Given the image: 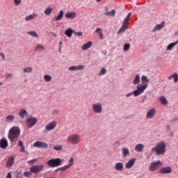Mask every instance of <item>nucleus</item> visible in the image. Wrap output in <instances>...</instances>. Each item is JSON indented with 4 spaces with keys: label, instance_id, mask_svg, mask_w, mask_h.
Here are the masks:
<instances>
[{
    "label": "nucleus",
    "instance_id": "2eb2a0df",
    "mask_svg": "<svg viewBox=\"0 0 178 178\" xmlns=\"http://www.w3.org/2000/svg\"><path fill=\"white\" fill-rule=\"evenodd\" d=\"M134 163H136V159H131L126 164V169H131L133 166H134Z\"/></svg>",
    "mask_w": 178,
    "mask_h": 178
},
{
    "label": "nucleus",
    "instance_id": "9b49d317",
    "mask_svg": "<svg viewBox=\"0 0 178 178\" xmlns=\"http://www.w3.org/2000/svg\"><path fill=\"white\" fill-rule=\"evenodd\" d=\"M56 124H57L56 121H52L49 122L47 125H46L45 130L47 131H51V130H54V129L56 127Z\"/></svg>",
    "mask_w": 178,
    "mask_h": 178
},
{
    "label": "nucleus",
    "instance_id": "473e14b6",
    "mask_svg": "<svg viewBox=\"0 0 178 178\" xmlns=\"http://www.w3.org/2000/svg\"><path fill=\"white\" fill-rule=\"evenodd\" d=\"M35 50L38 52H40V51H45V47L41 44H38L35 47Z\"/></svg>",
    "mask_w": 178,
    "mask_h": 178
},
{
    "label": "nucleus",
    "instance_id": "680f3d73",
    "mask_svg": "<svg viewBox=\"0 0 178 178\" xmlns=\"http://www.w3.org/2000/svg\"><path fill=\"white\" fill-rule=\"evenodd\" d=\"M59 170H60V169H59V168H57V169L55 170V172H59Z\"/></svg>",
    "mask_w": 178,
    "mask_h": 178
},
{
    "label": "nucleus",
    "instance_id": "69168bd1",
    "mask_svg": "<svg viewBox=\"0 0 178 178\" xmlns=\"http://www.w3.org/2000/svg\"><path fill=\"white\" fill-rule=\"evenodd\" d=\"M60 45H62V42H60Z\"/></svg>",
    "mask_w": 178,
    "mask_h": 178
},
{
    "label": "nucleus",
    "instance_id": "f3484780",
    "mask_svg": "<svg viewBox=\"0 0 178 178\" xmlns=\"http://www.w3.org/2000/svg\"><path fill=\"white\" fill-rule=\"evenodd\" d=\"M114 168L115 170H118V172H122V170H123V169L124 168V166L123 165V163L118 162L115 164Z\"/></svg>",
    "mask_w": 178,
    "mask_h": 178
},
{
    "label": "nucleus",
    "instance_id": "a18cd8bd",
    "mask_svg": "<svg viewBox=\"0 0 178 178\" xmlns=\"http://www.w3.org/2000/svg\"><path fill=\"white\" fill-rule=\"evenodd\" d=\"M69 165H64L63 167H60L58 169H60L61 172H65V170H67V169H69Z\"/></svg>",
    "mask_w": 178,
    "mask_h": 178
},
{
    "label": "nucleus",
    "instance_id": "4c0bfd02",
    "mask_svg": "<svg viewBox=\"0 0 178 178\" xmlns=\"http://www.w3.org/2000/svg\"><path fill=\"white\" fill-rule=\"evenodd\" d=\"M141 81L142 83H148L149 79L145 75H143L141 76Z\"/></svg>",
    "mask_w": 178,
    "mask_h": 178
},
{
    "label": "nucleus",
    "instance_id": "f704fd0d",
    "mask_svg": "<svg viewBox=\"0 0 178 178\" xmlns=\"http://www.w3.org/2000/svg\"><path fill=\"white\" fill-rule=\"evenodd\" d=\"M52 8H49L47 7L45 10H44V15H47V16H49V15H51V13H52Z\"/></svg>",
    "mask_w": 178,
    "mask_h": 178
},
{
    "label": "nucleus",
    "instance_id": "09e8293b",
    "mask_svg": "<svg viewBox=\"0 0 178 178\" xmlns=\"http://www.w3.org/2000/svg\"><path fill=\"white\" fill-rule=\"evenodd\" d=\"M22 3V0H14V5L15 6H19Z\"/></svg>",
    "mask_w": 178,
    "mask_h": 178
},
{
    "label": "nucleus",
    "instance_id": "e433bc0d",
    "mask_svg": "<svg viewBox=\"0 0 178 178\" xmlns=\"http://www.w3.org/2000/svg\"><path fill=\"white\" fill-rule=\"evenodd\" d=\"M127 26L122 25V27L119 29L118 34H122V33H124L126 31Z\"/></svg>",
    "mask_w": 178,
    "mask_h": 178
},
{
    "label": "nucleus",
    "instance_id": "0eeeda50",
    "mask_svg": "<svg viewBox=\"0 0 178 178\" xmlns=\"http://www.w3.org/2000/svg\"><path fill=\"white\" fill-rule=\"evenodd\" d=\"M30 170L31 173H40L44 170V165H35L31 167Z\"/></svg>",
    "mask_w": 178,
    "mask_h": 178
},
{
    "label": "nucleus",
    "instance_id": "79ce46f5",
    "mask_svg": "<svg viewBox=\"0 0 178 178\" xmlns=\"http://www.w3.org/2000/svg\"><path fill=\"white\" fill-rule=\"evenodd\" d=\"M104 74H106V69H105L104 67L101 69V71L99 73V76H104Z\"/></svg>",
    "mask_w": 178,
    "mask_h": 178
},
{
    "label": "nucleus",
    "instance_id": "bb28decb",
    "mask_svg": "<svg viewBox=\"0 0 178 178\" xmlns=\"http://www.w3.org/2000/svg\"><path fill=\"white\" fill-rule=\"evenodd\" d=\"M147 84H144V85H138L136 88L137 90H138L140 92V94H143V92H144V90L147 89Z\"/></svg>",
    "mask_w": 178,
    "mask_h": 178
},
{
    "label": "nucleus",
    "instance_id": "4d7b16f0",
    "mask_svg": "<svg viewBox=\"0 0 178 178\" xmlns=\"http://www.w3.org/2000/svg\"><path fill=\"white\" fill-rule=\"evenodd\" d=\"M6 178H12V174L10 172H8L6 175Z\"/></svg>",
    "mask_w": 178,
    "mask_h": 178
},
{
    "label": "nucleus",
    "instance_id": "8fccbe9b",
    "mask_svg": "<svg viewBox=\"0 0 178 178\" xmlns=\"http://www.w3.org/2000/svg\"><path fill=\"white\" fill-rule=\"evenodd\" d=\"M23 177V172H22V170L18 171L17 172V178H22Z\"/></svg>",
    "mask_w": 178,
    "mask_h": 178
},
{
    "label": "nucleus",
    "instance_id": "c9c22d12",
    "mask_svg": "<svg viewBox=\"0 0 178 178\" xmlns=\"http://www.w3.org/2000/svg\"><path fill=\"white\" fill-rule=\"evenodd\" d=\"M28 35H31V37H34L35 38H38V35L35 31H28L27 32Z\"/></svg>",
    "mask_w": 178,
    "mask_h": 178
},
{
    "label": "nucleus",
    "instance_id": "4468645a",
    "mask_svg": "<svg viewBox=\"0 0 178 178\" xmlns=\"http://www.w3.org/2000/svg\"><path fill=\"white\" fill-rule=\"evenodd\" d=\"M84 65H74V66H71L68 68V70L70 72H74L77 70H84Z\"/></svg>",
    "mask_w": 178,
    "mask_h": 178
},
{
    "label": "nucleus",
    "instance_id": "052dcab7",
    "mask_svg": "<svg viewBox=\"0 0 178 178\" xmlns=\"http://www.w3.org/2000/svg\"><path fill=\"white\" fill-rule=\"evenodd\" d=\"M105 15H106V16H109V15H111V12H107V13H105Z\"/></svg>",
    "mask_w": 178,
    "mask_h": 178
},
{
    "label": "nucleus",
    "instance_id": "20e7f679",
    "mask_svg": "<svg viewBox=\"0 0 178 178\" xmlns=\"http://www.w3.org/2000/svg\"><path fill=\"white\" fill-rule=\"evenodd\" d=\"M67 142L72 145H77L80 143V135L72 134L67 137Z\"/></svg>",
    "mask_w": 178,
    "mask_h": 178
},
{
    "label": "nucleus",
    "instance_id": "864d4df0",
    "mask_svg": "<svg viewBox=\"0 0 178 178\" xmlns=\"http://www.w3.org/2000/svg\"><path fill=\"white\" fill-rule=\"evenodd\" d=\"M12 74H7L6 75V79H12Z\"/></svg>",
    "mask_w": 178,
    "mask_h": 178
},
{
    "label": "nucleus",
    "instance_id": "393cba45",
    "mask_svg": "<svg viewBox=\"0 0 178 178\" xmlns=\"http://www.w3.org/2000/svg\"><path fill=\"white\" fill-rule=\"evenodd\" d=\"M35 17H38V14L33 13L32 15L26 16L25 17V20L29 22V20H33V19H35Z\"/></svg>",
    "mask_w": 178,
    "mask_h": 178
},
{
    "label": "nucleus",
    "instance_id": "aec40b11",
    "mask_svg": "<svg viewBox=\"0 0 178 178\" xmlns=\"http://www.w3.org/2000/svg\"><path fill=\"white\" fill-rule=\"evenodd\" d=\"M19 116L21 119H24V118H27L29 116V113L25 109H21L19 113Z\"/></svg>",
    "mask_w": 178,
    "mask_h": 178
},
{
    "label": "nucleus",
    "instance_id": "a19ab883",
    "mask_svg": "<svg viewBox=\"0 0 178 178\" xmlns=\"http://www.w3.org/2000/svg\"><path fill=\"white\" fill-rule=\"evenodd\" d=\"M24 72L25 73H31V72H33V68L30 67L24 68Z\"/></svg>",
    "mask_w": 178,
    "mask_h": 178
},
{
    "label": "nucleus",
    "instance_id": "a211bd4d",
    "mask_svg": "<svg viewBox=\"0 0 178 178\" xmlns=\"http://www.w3.org/2000/svg\"><path fill=\"white\" fill-rule=\"evenodd\" d=\"M156 112V111L155 110V108H152L151 110L147 111L146 118H147V119H152V118H154V115H155Z\"/></svg>",
    "mask_w": 178,
    "mask_h": 178
},
{
    "label": "nucleus",
    "instance_id": "412c9836",
    "mask_svg": "<svg viewBox=\"0 0 178 178\" xmlns=\"http://www.w3.org/2000/svg\"><path fill=\"white\" fill-rule=\"evenodd\" d=\"M91 47H92V42L89 41L87 43H85L82 46L81 49H82V51H86V49H90V48H91Z\"/></svg>",
    "mask_w": 178,
    "mask_h": 178
},
{
    "label": "nucleus",
    "instance_id": "49530a36",
    "mask_svg": "<svg viewBox=\"0 0 178 178\" xmlns=\"http://www.w3.org/2000/svg\"><path fill=\"white\" fill-rule=\"evenodd\" d=\"M129 49H130V44H129V43H126V44L124 45V51H129Z\"/></svg>",
    "mask_w": 178,
    "mask_h": 178
},
{
    "label": "nucleus",
    "instance_id": "f8f14e48",
    "mask_svg": "<svg viewBox=\"0 0 178 178\" xmlns=\"http://www.w3.org/2000/svg\"><path fill=\"white\" fill-rule=\"evenodd\" d=\"M13 163H15V157H13V156H10L7 159V161L6 163V168H12V166H13Z\"/></svg>",
    "mask_w": 178,
    "mask_h": 178
},
{
    "label": "nucleus",
    "instance_id": "c85d7f7f",
    "mask_svg": "<svg viewBox=\"0 0 178 178\" xmlns=\"http://www.w3.org/2000/svg\"><path fill=\"white\" fill-rule=\"evenodd\" d=\"M172 79H174V82L177 83V81H178L177 73H174L172 75H170L168 77V80H172Z\"/></svg>",
    "mask_w": 178,
    "mask_h": 178
},
{
    "label": "nucleus",
    "instance_id": "c756f323",
    "mask_svg": "<svg viewBox=\"0 0 178 178\" xmlns=\"http://www.w3.org/2000/svg\"><path fill=\"white\" fill-rule=\"evenodd\" d=\"M132 84H134V86H137V84H140V75L136 74L135 76V78L132 81Z\"/></svg>",
    "mask_w": 178,
    "mask_h": 178
},
{
    "label": "nucleus",
    "instance_id": "bf43d9fd",
    "mask_svg": "<svg viewBox=\"0 0 178 178\" xmlns=\"http://www.w3.org/2000/svg\"><path fill=\"white\" fill-rule=\"evenodd\" d=\"M0 56H1L3 59H5V54H3V53H0Z\"/></svg>",
    "mask_w": 178,
    "mask_h": 178
},
{
    "label": "nucleus",
    "instance_id": "39448f33",
    "mask_svg": "<svg viewBox=\"0 0 178 178\" xmlns=\"http://www.w3.org/2000/svg\"><path fill=\"white\" fill-rule=\"evenodd\" d=\"M37 122H38L37 118L35 117H32V118H29L26 120V124L27 127H29V129H31V127H33L35 126V124H37Z\"/></svg>",
    "mask_w": 178,
    "mask_h": 178
},
{
    "label": "nucleus",
    "instance_id": "7c9ffc66",
    "mask_svg": "<svg viewBox=\"0 0 178 178\" xmlns=\"http://www.w3.org/2000/svg\"><path fill=\"white\" fill-rule=\"evenodd\" d=\"M63 17V10H60L59 14L58 16L55 17V20L56 22H59V20H62V18Z\"/></svg>",
    "mask_w": 178,
    "mask_h": 178
},
{
    "label": "nucleus",
    "instance_id": "58836bf2",
    "mask_svg": "<svg viewBox=\"0 0 178 178\" xmlns=\"http://www.w3.org/2000/svg\"><path fill=\"white\" fill-rule=\"evenodd\" d=\"M44 81H51V80H52V76H51L50 75H44Z\"/></svg>",
    "mask_w": 178,
    "mask_h": 178
},
{
    "label": "nucleus",
    "instance_id": "dca6fc26",
    "mask_svg": "<svg viewBox=\"0 0 178 178\" xmlns=\"http://www.w3.org/2000/svg\"><path fill=\"white\" fill-rule=\"evenodd\" d=\"M165 21L161 22L159 24H156L153 29V33H155V31H158V30H162V29L165 27Z\"/></svg>",
    "mask_w": 178,
    "mask_h": 178
},
{
    "label": "nucleus",
    "instance_id": "13d9d810",
    "mask_svg": "<svg viewBox=\"0 0 178 178\" xmlns=\"http://www.w3.org/2000/svg\"><path fill=\"white\" fill-rule=\"evenodd\" d=\"M134 95L133 92H130V93L127 94V95H126V97H127V98H129V97H131V95Z\"/></svg>",
    "mask_w": 178,
    "mask_h": 178
},
{
    "label": "nucleus",
    "instance_id": "e2e57ef3",
    "mask_svg": "<svg viewBox=\"0 0 178 178\" xmlns=\"http://www.w3.org/2000/svg\"><path fill=\"white\" fill-rule=\"evenodd\" d=\"M97 2H101L102 0H96Z\"/></svg>",
    "mask_w": 178,
    "mask_h": 178
},
{
    "label": "nucleus",
    "instance_id": "c03bdc74",
    "mask_svg": "<svg viewBox=\"0 0 178 178\" xmlns=\"http://www.w3.org/2000/svg\"><path fill=\"white\" fill-rule=\"evenodd\" d=\"M140 94H141V92L138 89L133 92V95H134V97H138V95H140Z\"/></svg>",
    "mask_w": 178,
    "mask_h": 178
},
{
    "label": "nucleus",
    "instance_id": "de8ad7c7",
    "mask_svg": "<svg viewBox=\"0 0 178 178\" xmlns=\"http://www.w3.org/2000/svg\"><path fill=\"white\" fill-rule=\"evenodd\" d=\"M32 173L33 172H31V171L24 172V177H30L31 176Z\"/></svg>",
    "mask_w": 178,
    "mask_h": 178
},
{
    "label": "nucleus",
    "instance_id": "7ed1b4c3",
    "mask_svg": "<svg viewBox=\"0 0 178 178\" xmlns=\"http://www.w3.org/2000/svg\"><path fill=\"white\" fill-rule=\"evenodd\" d=\"M48 168H58L62 165V159L59 158L51 159L46 162Z\"/></svg>",
    "mask_w": 178,
    "mask_h": 178
},
{
    "label": "nucleus",
    "instance_id": "ea45409f",
    "mask_svg": "<svg viewBox=\"0 0 178 178\" xmlns=\"http://www.w3.org/2000/svg\"><path fill=\"white\" fill-rule=\"evenodd\" d=\"M74 163V159H73V157H71L68 161V165H68L69 168H70V166H73Z\"/></svg>",
    "mask_w": 178,
    "mask_h": 178
},
{
    "label": "nucleus",
    "instance_id": "f257e3e1",
    "mask_svg": "<svg viewBox=\"0 0 178 178\" xmlns=\"http://www.w3.org/2000/svg\"><path fill=\"white\" fill-rule=\"evenodd\" d=\"M20 137V128L19 127H13L8 132V138L11 143H16Z\"/></svg>",
    "mask_w": 178,
    "mask_h": 178
},
{
    "label": "nucleus",
    "instance_id": "4be33fe9",
    "mask_svg": "<svg viewBox=\"0 0 178 178\" xmlns=\"http://www.w3.org/2000/svg\"><path fill=\"white\" fill-rule=\"evenodd\" d=\"M135 151L136 152H143L144 151V145L141 143L137 144L135 147Z\"/></svg>",
    "mask_w": 178,
    "mask_h": 178
},
{
    "label": "nucleus",
    "instance_id": "a878e982",
    "mask_svg": "<svg viewBox=\"0 0 178 178\" xmlns=\"http://www.w3.org/2000/svg\"><path fill=\"white\" fill-rule=\"evenodd\" d=\"M131 16V13H129L127 15V17L124 18L123 23H122V26H127V24H129V20H130Z\"/></svg>",
    "mask_w": 178,
    "mask_h": 178
},
{
    "label": "nucleus",
    "instance_id": "f03ea898",
    "mask_svg": "<svg viewBox=\"0 0 178 178\" xmlns=\"http://www.w3.org/2000/svg\"><path fill=\"white\" fill-rule=\"evenodd\" d=\"M152 152H156V155H165L166 152V144L165 142L161 141L156 147L152 149Z\"/></svg>",
    "mask_w": 178,
    "mask_h": 178
},
{
    "label": "nucleus",
    "instance_id": "3c124183",
    "mask_svg": "<svg viewBox=\"0 0 178 178\" xmlns=\"http://www.w3.org/2000/svg\"><path fill=\"white\" fill-rule=\"evenodd\" d=\"M74 34H75V35H78V37H81L83 35V32L74 31Z\"/></svg>",
    "mask_w": 178,
    "mask_h": 178
},
{
    "label": "nucleus",
    "instance_id": "b1692460",
    "mask_svg": "<svg viewBox=\"0 0 178 178\" xmlns=\"http://www.w3.org/2000/svg\"><path fill=\"white\" fill-rule=\"evenodd\" d=\"M130 155V150L127 147L122 148V158H126Z\"/></svg>",
    "mask_w": 178,
    "mask_h": 178
},
{
    "label": "nucleus",
    "instance_id": "0e129e2a",
    "mask_svg": "<svg viewBox=\"0 0 178 178\" xmlns=\"http://www.w3.org/2000/svg\"><path fill=\"white\" fill-rule=\"evenodd\" d=\"M3 83L2 82H0V86H2Z\"/></svg>",
    "mask_w": 178,
    "mask_h": 178
},
{
    "label": "nucleus",
    "instance_id": "423d86ee",
    "mask_svg": "<svg viewBox=\"0 0 178 178\" xmlns=\"http://www.w3.org/2000/svg\"><path fill=\"white\" fill-rule=\"evenodd\" d=\"M161 166H162V162H161V161L152 162L150 164L149 170L150 172H155V170H156V169H159Z\"/></svg>",
    "mask_w": 178,
    "mask_h": 178
},
{
    "label": "nucleus",
    "instance_id": "6e6d98bb",
    "mask_svg": "<svg viewBox=\"0 0 178 178\" xmlns=\"http://www.w3.org/2000/svg\"><path fill=\"white\" fill-rule=\"evenodd\" d=\"M101 31H102L101 28H97L95 31H96V33L99 34V33H102Z\"/></svg>",
    "mask_w": 178,
    "mask_h": 178
},
{
    "label": "nucleus",
    "instance_id": "72a5a7b5",
    "mask_svg": "<svg viewBox=\"0 0 178 178\" xmlns=\"http://www.w3.org/2000/svg\"><path fill=\"white\" fill-rule=\"evenodd\" d=\"M18 145L20 147V152H26L24 145H23V142L22 140L18 141Z\"/></svg>",
    "mask_w": 178,
    "mask_h": 178
},
{
    "label": "nucleus",
    "instance_id": "9d476101",
    "mask_svg": "<svg viewBox=\"0 0 178 178\" xmlns=\"http://www.w3.org/2000/svg\"><path fill=\"white\" fill-rule=\"evenodd\" d=\"M161 175H169L172 173V168L170 166L163 167L159 170Z\"/></svg>",
    "mask_w": 178,
    "mask_h": 178
},
{
    "label": "nucleus",
    "instance_id": "338daca9",
    "mask_svg": "<svg viewBox=\"0 0 178 178\" xmlns=\"http://www.w3.org/2000/svg\"><path fill=\"white\" fill-rule=\"evenodd\" d=\"M60 51H61V49H60V48H59V52H60Z\"/></svg>",
    "mask_w": 178,
    "mask_h": 178
},
{
    "label": "nucleus",
    "instance_id": "2f4dec72",
    "mask_svg": "<svg viewBox=\"0 0 178 178\" xmlns=\"http://www.w3.org/2000/svg\"><path fill=\"white\" fill-rule=\"evenodd\" d=\"M159 99L162 105H168V99L165 97L161 96Z\"/></svg>",
    "mask_w": 178,
    "mask_h": 178
},
{
    "label": "nucleus",
    "instance_id": "5701e85b",
    "mask_svg": "<svg viewBox=\"0 0 178 178\" xmlns=\"http://www.w3.org/2000/svg\"><path fill=\"white\" fill-rule=\"evenodd\" d=\"M6 123H13L15 122V115H8L6 117Z\"/></svg>",
    "mask_w": 178,
    "mask_h": 178
},
{
    "label": "nucleus",
    "instance_id": "6ab92c4d",
    "mask_svg": "<svg viewBox=\"0 0 178 178\" xmlns=\"http://www.w3.org/2000/svg\"><path fill=\"white\" fill-rule=\"evenodd\" d=\"M65 16L67 19H75L77 15H76V12H67Z\"/></svg>",
    "mask_w": 178,
    "mask_h": 178
},
{
    "label": "nucleus",
    "instance_id": "1a4fd4ad",
    "mask_svg": "<svg viewBox=\"0 0 178 178\" xmlns=\"http://www.w3.org/2000/svg\"><path fill=\"white\" fill-rule=\"evenodd\" d=\"M33 147H35L36 148H45V149H47L48 148V144L38 140L33 144Z\"/></svg>",
    "mask_w": 178,
    "mask_h": 178
},
{
    "label": "nucleus",
    "instance_id": "603ef678",
    "mask_svg": "<svg viewBox=\"0 0 178 178\" xmlns=\"http://www.w3.org/2000/svg\"><path fill=\"white\" fill-rule=\"evenodd\" d=\"M98 35L99 36L100 40H104V34L102 33H99Z\"/></svg>",
    "mask_w": 178,
    "mask_h": 178
},
{
    "label": "nucleus",
    "instance_id": "ddd939ff",
    "mask_svg": "<svg viewBox=\"0 0 178 178\" xmlns=\"http://www.w3.org/2000/svg\"><path fill=\"white\" fill-rule=\"evenodd\" d=\"M0 148L2 149H6L8 148V140L6 138H3L0 140Z\"/></svg>",
    "mask_w": 178,
    "mask_h": 178
},
{
    "label": "nucleus",
    "instance_id": "5fc2aeb1",
    "mask_svg": "<svg viewBox=\"0 0 178 178\" xmlns=\"http://www.w3.org/2000/svg\"><path fill=\"white\" fill-rule=\"evenodd\" d=\"M110 15H111V16H115V10H112L110 12Z\"/></svg>",
    "mask_w": 178,
    "mask_h": 178
},
{
    "label": "nucleus",
    "instance_id": "6e6552de",
    "mask_svg": "<svg viewBox=\"0 0 178 178\" xmlns=\"http://www.w3.org/2000/svg\"><path fill=\"white\" fill-rule=\"evenodd\" d=\"M92 109L95 113H102V104L100 103L93 104Z\"/></svg>",
    "mask_w": 178,
    "mask_h": 178
},
{
    "label": "nucleus",
    "instance_id": "37998d69",
    "mask_svg": "<svg viewBox=\"0 0 178 178\" xmlns=\"http://www.w3.org/2000/svg\"><path fill=\"white\" fill-rule=\"evenodd\" d=\"M62 145H55L54 147V149H55V151H62Z\"/></svg>",
    "mask_w": 178,
    "mask_h": 178
},
{
    "label": "nucleus",
    "instance_id": "cd10ccee",
    "mask_svg": "<svg viewBox=\"0 0 178 178\" xmlns=\"http://www.w3.org/2000/svg\"><path fill=\"white\" fill-rule=\"evenodd\" d=\"M65 34L67 35V37H72V34H74V31H73L72 28H69L68 29L65 30Z\"/></svg>",
    "mask_w": 178,
    "mask_h": 178
}]
</instances>
